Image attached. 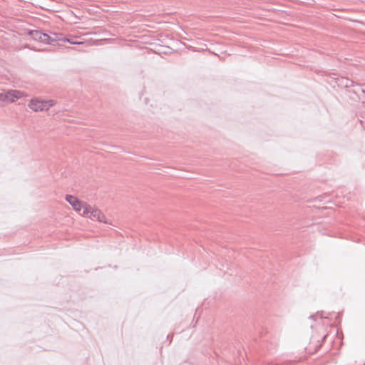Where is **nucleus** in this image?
Wrapping results in <instances>:
<instances>
[{"label": "nucleus", "mask_w": 365, "mask_h": 365, "mask_svg": "<svg viewBox=\"0 0 365 365\" xmlns=\"http://www.w3.org/2000/svg\"><path fill=\"white\" fill-rule=\"evenodd\" d=\"M81 215L86 216L93 220L107 223L103 213L100 210L94 208L90 205H86L83 206V212Z\"/></svg>", "instance_id": "nucleus-3"}, {"label": "nucleus", "mask_w": 365, "mask_h": 365, "mask_svg": "<svg viewBox=\"0 0 365 365\" xmlns=\"http://www.w3.org/2000/svg\"><path fill=\"white\" fill-rule=\"evenodd\" d=\"M27 96L26 93L19 90H8L0 93V106H4L7 103L15 102L16 100Z\"/></svg>", "instance_id": "nucleus-1"}, {"label": "nucleus", "mask_w": 365, "mask_h": 365, "mask_svg": "<svg viewBox=\"0 0 365 365\" xmlns=\"http://www.w3.org/2000/svg\"><path fill=\"white\" fill-rule=\"evenodd\" d=\"M29 34L34 40L45 43H51V41H53L47 34L43 33L38 30L30 31Z\"/></svg>", "instance_id": "nucleus-4"}, {"label": "nucleus", "mask_w": 365, "mask_h": 365, "mask_svg": "<svg viewBox=\"0 0 365 365\" xmlns=\"http://www.w3.org/2000/svg\"><path fill=\"white\" fill-rule=\"evenodd\" d=\"M167 338H168V339H170V335H168Z\"/></svg>", "instance_id": "nucleus-12"}, {"label": "nucleus", "mask_w": 365, "mask_h": 365, "mask_svg": "<svg viewBox=\"0 0 365 365\" xmlns=\"http://www.w3.org/2000/svg\"><path fill=\"white\" fill-rule=\"evenodd\" d=\"M347 93L349 99L352 100L353 101L358 102L359 101V96L354 91L349 90L347 91Z\"/></svg>", "instance_id": "nucleus-7"}, {"label": "nucleus", "mask_w": 365, "mask_h": 365, "mask_svg": "<svg viewBox=\"0 0 365 365\" xmlns=\"http://www.w3.org/2000/svg\"><path fill=\"white\" fill-rule=\"evenodd\" d=\"M316 317V316L311 315L309 317H310V318H314V317Z\"/></svg>", "instance_id": "nucleus-10"}, {"label": "nucleus", "mask_w": 365, "mask_h": 365, "mask_svg": "<svg viewBox=\"0 0 365 365\" xmlns=\"http://www.w3.org/2000/svg\"><path fill=\"white\" fill-rule=\"evenodd\" d=\"M66 200L77 212H81V210H83V206L88 205L87 203L83 204L77 197L71 195H67L66 196Z\"/></svg>", "instance_id": "nucleus-5"}, {"label": "nucleus", "mask_w": 365, "mask_h": 365, "mask_svg": "<svg viewBox=\"0 0 365 365\" xmlns=\"http://www.w3.org/2000/svg\"><path fill=\"white\" fill-rule=\"evenodd\" d=\"M362 93L365 94V89L362 90Z\"/></svg>", "instance_id": "nucleus-11"}, {"label": "nucleus", "mask_w": 365, "mask_h": 365, "mask_svg": "<svg viewBox=\"0 0 365 365\" xmlns=\"http://www.w3.org/2000/svg\"><path fill=\"white\" fill-rule=\"evenodd\" d=\"M336 83L339 86L350 88L355 86V82L345 77L336 78Z\"/></svg>", "instance_id": "nucleus-6"}, {"label": "nucleus", "mask_w": 365, "mask_h": 365, "mask_svg": "<svg viewBox=\"0 0 365 365\" xmlns=\"http://www.w3.org/2000/svg\"><path fill=\"white\" fill-rule=\"evenodd\" d=\"M53 100H41L38 98H33L30 101L28 106L35 112L48 110L55 105Z\"/></svg>", "instance_id": "nucleus-2"}, {"label": "nucleus", "mask_w": 365, "mask_h": 365, "mask_svg": "<svg viewBox=\"0 0 365 365\" xmlns=\"http://www.w3.org/2000/svg\"><path fill=\"white\" fill-rule=\"evenodd\" d=\"M63 41H64V42H68V43H70L71 44H81V43H82V42L72 41V40H70L69 38H65L63 39Z\"/></svg>", "instance_id": "nucleus-8"}, {"label": "nucleus", "mask_w": 365, "mask_h": 365, "mask_svg": "<svg viewBox=\"0 0 365 365\" xmlns=\"http://www.w3.org/2000/svg\"><path fill=\"white\" fill-rule=\"evenodd\" d=\"M322 314H323V312H318L317 313V315H316V316H320V317H323Z\"/></svg>", "instance_id": "nucleus-9"}]
</instances>
